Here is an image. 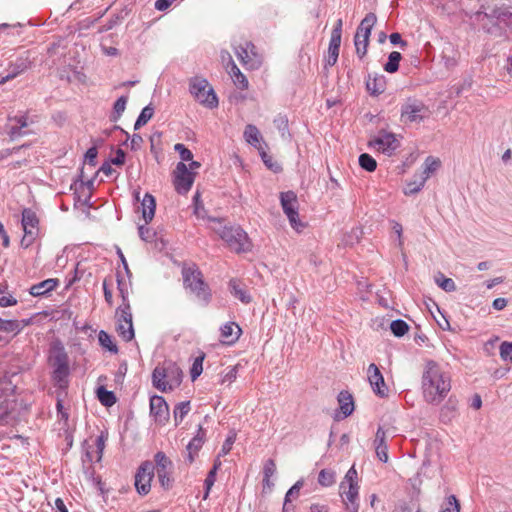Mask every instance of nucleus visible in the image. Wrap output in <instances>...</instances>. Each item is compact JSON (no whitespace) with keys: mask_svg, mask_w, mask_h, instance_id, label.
<instances>
[{"mask_svg":"<svg viewBox=\"0 0 512 512\" xmlns=\"http://www.w3.org/2000/svg\"><path fill=\"white\" fill-rule=\"evenodd\" d=\"M421 388L424 400L439 405L451 390V376L434 360H428L422 374Z\"/></svg>","mask_w":512,"mask_h":512,"instance_id":"1","label":"nucleus"},{"mask_svg":"<svg viewBox=\"0 0 512 512\" xmlns=\"http://www.w3.org/2000/svg\"><path fill=\"white\" fill-rule=\"evenodd\" d=\"M470 24L478 27L487 34L500 35L503 26L512 25V11L505 6H489L480 4L475 13L469 12Z\"/></svg>","mask_w":512,"mask_h":512,"instance_id":"2","label":"nucleus"},{"mask_svg":"<svg viewBox=\"0 0 512 512\" xmlns=\"http://www.w3.org/2000/svg\"><path fill=\"white\" fill-rule=\"evenodd\" d=\"M48 363L53 368L51 378L55 385L60 389L67 388L70 375L69 356L60 339L50 343Z\"/></svg>","mask_w":512,"mask_h":512,"instance_id":"3","label":"nucleus"},{"mask_svg":"<svg viewBox=\"0 0 512 512\" xmlns=\"http://www.w3.org/2000/svg\"><path fill=\"white\" fill-rule=\"evenodd\" d=\"M183 286L202 305L207 306L212 300V291L199 267L193 263L182 268Z\"/></svg>","mask_w":512,"mask_h":512,"instance_id":"4","label":"nucleus"},{"mask_svg":"<svg viewBox=\"0 0 512 512\" xmlns=\"http://www.w3.org/2000/svg\"><path fill=\"white\" fill-rule=\"evenodd\" d=\"M183 378L180 367L171 360H165L152 372V384L161 392H169L179 387Z\"/></svg>","mask_w":512,"mask_h":512,"instance_id":"5","label":"nucleus"},{"mask_svg":"<svg viewBox=\"0 0 512 512\" xmlns=\"http://www.w3.org/2000/svg\"><path fill=\"white\" fill-rule=\"evenodd\" d=\"M189 92L201 105L214 109L219 105L218 97L207 79L194 76L189 80Z\"/></svg>","mask_w":512,"mask_h":512,"instance_id":"6","label":"nucleus"},{"mask_svg":"<svg viewBox=\"0 0 512 512\" xmlns=\"http://www.w3.org/2000/svg\"><path fill=\"white\" fill-rule=\"evenodd\" d=\"M218 235L236 253L248 252L252 248L248 234L240 226H223Z\"/></svg>","mask_w":512,"mask_h":512,"instance_id":"7","label":"nucleus"},{"mask_svg":"<svg viewBox=\"0 0 512 512\" xmlns=\"http://www.w3.org/2000/svg\"><path fill=\"white\" fill-rule=\"evenodd\" d=\"M109 433L107 430H102L100 434L95 439L94 445L96 446V455H94L93 445H90L88 440H84L82 443V448L84 450L82 456L83 468L85 469V473L89 475L94 474V469L92 467V463L94 461L99 462L102 459L103 452L105 449L106 442L108 440Z\"/></svg>","mask_w":512,"mask_h":512,"instance_id":"8","label":"nucleus"},{"mask_svg":"<svg viewBox=\"0 0 512 512\" xmlns=\"http://www.w3.org/2000/svg\"><path fill=\"white\" fill-rule=\"evenodd\" d=\"M429 107L416 98L409 97L401 106V120L404 123H421L430 117Z\"/></svg>","mask_w":512,"mask_h":512,"instance_id":"9","label":"nucleus"},{"mask_svg":"<svg viewBox=\"0 0 512 512\" xmlns=\"http://www.w3.org/2000/svg\"><path fill=\"white\" fill-rule=\"evenodd\" d=\"M153 465L160 486L164 490L171 489L174 482L172 477L174 464L172 460L163 451H158L154 454Z\"/></svg>","mask_w":512,"mask_h":512,"instance_id":"10","label":"nucleus"},{"mask_svg":"<svg viewBox=\"0 0 512 512\" xmlns=\"http://www.w3.org/2000/svg\"><path fill=\"white\" fill-rule=\"evenodd\" d=\"M400 145V140L397 138L396 134L386 131L385 129L379 130L377 135L368 141L369 147L375 148L377 151L389 157L395 154Z\"/></svg>","mask_w":512,"mask_h":512,"instance_id":"11","label":"nucleus"},{"mask_svg":"<svg viewBox=\"0 0 512 512\" xmlns=\"http://www.w3.org/2000/svg\"><path fill=\"white\" fill-rule=\"evenodd\" d=\"M280 202L290 225L297 231L303 228L304 224L299 219L297 195L293 191L281 192Z\"/></svg>","mask_w":512,"mask_h":512,"instance_id":"12","label":"nucleus"},{"mask_svg":"<svg viewBox=\"0 0 512 512\" xmlns=\"http://www.w3.org/2000/svg\"><path fill=\"white\" fill-rule=\"evenodd\" d=\"M154 478V465L152 461L146 460L140 464L135 474L134 485L141 496L147 495L151 490V481Z\"/></svg>","mask_w":512,"mask_h":512,"instance_id":"13","label":"nucleus"},{"mask_svg":"<svg viewBox=\"0 0 512 512\" xmlns=\"http://www.w3.org/2000/svg\"><path fill=\"white\" fill-rule=\"evenodd\" d=\"M39 219L31 208H24L22 211V227L24 236L21 239V246L28 248L32 245L38 233Z\"/></svg>","mask_w":512,"mask_h":512,"instance_id":"14","label":"nucleus"},{"mask_svg":"<svg viewBox=\"0 0 512 512\" xmlns=\"http://www.w3.org/2000/svg\"><path fill=\"white\" fill-rule=\"evenodd\" d=\"M195 175L183 162H178L175 170L174 187L179 194H186L194 183Z\"/></svg>","mask_w":512,"mask_h":512,"instance_id":"15","label":"nucleus"},{"mask_svg":"<svg viewBox=\"0 0 512 512\" xmlns=\"http://www.w3.org/2000/svg\"><path fill=\"white\" fill-rule=\"evenodd\" d=\"M33 65L28 53L18 56L14 61H11L8 66V74L0 79V85L16 78L29 70Z\"/></svg>","mask_w":512,"mask_h":512,"instance_id":"16","label":"nucleus"},{"mask_svg":"<svg viewBox=\"0 0 512 512\" xmlns=\"http://www.w3.org/2000/svg\"><path fill=\"white\" fill-rule=\"evenodd\" d=\"M150 415L160 425H165L169 421V406L164 397L153 395L150 398Z\"/></svg>","mask_w":512,"mask_h":512,"instance_id":"17","label":"nucleus"},{"mask_svg":"<svg viewBox=\"0 0 512 512\" xmlns=\"http://www.w3.org/2000/svg\"><path fill=\"white\" fill-rule=\"evenodd\" d=\"M339 495L346 512H359V486L339 485Z\"/></svg>","mask_w":512,"mask_h":512,"instance_id":"18","label":"nucleus"},{"mask_svg":"<svg viewBox=\"0 0 512 512\" xmlns=\"http://www.w3.org/2000/svg\"><path fill=\"white\" fill-rule=\"evenodd\" d=\"M367 374L368 381L373 392L381 398L388 396V387L386 386L384 377L376 364L371 363L368 366Z\"/></svg>","mask_w":512,"mask_h":512,"instance_id":"19","label":"nucleus"},{"mask_svg":"<svg viewBox=\"0 0 512 512\" xmlns=\"http://www.w3.org/2000/svg\"><path fill=\"white\" fill-rule=\"evenodd\" d=\"M206 438V430L199 425L195 436L189 441L187 445L188 455L186 461L191 464L193 463L195 456L198 451L202 448Z\"/></svg>","mask_w":512,"mask_h":512,"instance_id":"20","label":"nucleus"},{"mask_svg":"<svg viewBox=\"0 0 512 512\" xmlns=\"http://www.w3.org/2000/svg\"><path fill=\"white\" fill-rule=\"evenodd\" d=\"M30 322V319L16 320L2 319L0 317V331L8 334H13V336H16L24 329V327L28 326Z\"/></svg>","mask_w":512,"mask_h":512,"instance_id":"21","label":"nucleus"},{"mask_svg":"<svg viewBox=\"0 0 512 512\" xmlns=\"http://www.w3.org/2000/svg\"><path fill=\"white\" fill-rule=\"evenodd\" d=\"M374 446L377 458L386 463L388 461V446L386 444V432L381 426L376 431Z\"/></svg>","mask_w":512,"mask_h":512,"instance_id":"22","label":"nucleus"},{"mask_svg":"<svg viewBox=\"0 0 512 512\" xmlns=\"http://www.w3.org/2000/svg\"><path fill=\"white\" fill-rule=\"evenodd\" d=\"M458 411V400L455 396H450L446 403L440 409V420L443 423L451 422Z\"/></svg>","mask_w":512,"mask_h":512,"instance_id":"23","label":"nucleus"},{"mask_svg":"<svg viewBox=\"0 0 512 512\" xmlns=\"http://www.w3.org/2000/svg\"><path fill=\"white\" fill-rule=\"evenodd\" d=\"M59 285V280L54 278H49L44 281H41L37 284H34L30 287L29 293L34 297L45 296L49 292L56 289Z\"/></svg>","mask_w":512,"mask_h":512,"instance_id":"24","label":"nucleus"},{"mask_svg":"<svg viewBox=\"0 0 512 512\" xmlns=\"http://www.w3.org/2000/svg\"><path fill=\"white\" fill-rule=\"evenodd\" d=\"M337 400L342 418L350 416L354 411V400L352 394L347 390H342L338 394Z\"/></svg>","mask_w":512,"mask_h":512,"instance_id":"25","label":"nucleus"},{"mask_svg":"<svg viewBox=\"0 0 512 512\" xmlns=\"http://www.w3.org/2000/svg\"><path fill=\"white\" fill-rule=\"evenodd\" d=\"M155 210H156L155 197L150 193H146L141 201L142 217L146 224H149L152 221V219L154 218Z\"/></svg>","mask_w":512,"mask_h":512,"instance_id":"26","label":"nucleus"},{"mask_svg":"<svg viewBox=\"0 0 512 512\" xmlns=\"http://www.w3.org/2000/svg\"><path fill=\"white\" fill-rule=\"evenodd\" d=\"M220 331L223 342L226 344H234L241 334V328L235 322L224 324Z\"/></svg>","mask_w":512,"mask_h":512,"instance_id":"27","label":"nucleus"},{"mask_svg":"<svg viewBox=\"0 0 512 512\" xmlns=\"http://www.w3.org/2000/svg\"><path fill=\"white\" fill-rule=\"evenodd\" d=\"M366 89L371 96H379L386 89V80L383 75L371 76L366 79Z\"/></svg>","mask_w":512,"mask_h":512,"instance_id":"28","label":"nucleus"},{"mask_svg":"<svg viewBox=\"0 0 512 512\" xmlns=\"http://www.w3.org/2000/svg\"><path fill=\"white\" fill-rule=\"evenodd\" d=\"M229 56V64H228V67H230V70L228 71L232 80H233V83L235 84V86L241 90H246L248 89V86H249V82L246 78V76L241 72V70L238 68V66L235 64V62L233 61V59L231 58V56L228 54Z\"/></svg>","mask_w":512,"mask_h":512,"instance_id":"29","label":"nucleus"},{"mask_svg":"<svg viewBox=\"0 0 512 512\" xmlns=\"http://www.w3.org/2000/svg\"><path fill=\"white\" fill-rule=\"evenodd\" d=\"M230 293L240 300L243 304H249L252 301V297L245 286H241L237 279H231L229 281Z\"/></svg>","mask_w":512,"mask_h":512,"instance_id":"30","label":"nucleus"},{"mask_svg":"<svg viewBox=\"0 0 512 512\" xmlns=\"http://www.w3.org/2000/svg\"><path fill=\"white\" fill-rule=\"evenodd\" d=\"M377 22V16L373 12H369L365 15V17L360 22L357 27L356 34L362 35V31H365L366 40L370 38L372 28Z\"/></svg>","mask_w":512,"mask_h":512,"instance_id":"31","label":"nucleus"},{"mask_svg":"<svg viewBox=\"0 0 512 512\" xmlns=\"http://www.w3.org/2000/svg\"><path fill=\"white\" fill-rule=\"evenodd\" d=\"M236 55L244 66L256 69L260 66L259 60H254L250 55L247 46H240L236 49Z\"/></svg>","mask_w":512,"mask_h":512,"instance_id":"32","label":"nucleus"},{"mask_svg":"<svg viewBox=\"0 0 512 512\" xmlns=\"http://www.w3.org/2000/svg\"><path fill=\"white\" fill-rule=\"evenodd\" d=\"M191 410L190 401H182L175 405L173 410V417L175 421V426H178L184 418L188 415Z\"/></svg>","mask_w":512,"mask_h":512,"instance_id":"33","label":"nucleus"},{"mask_svg":"<svg viewBox=\"0 0 512 512\" xmlns=\"http://www.w3.org/2000/svg\"><path fill=\"white\" fill-rule=\"evenodd\" d=\"M220 466H221V462L216 461L214 463L213 467L208 472V474L204 480V489H205L204 496H203L204 500L207 499L209 496L210 490L216 481L217 471L220 468Z\"/></svg>","mask_w":512,"mask_h":512,"instance_id":"34","label":"nucleus"},{"mask_svg":"<svg viewBox=\"0 0 512 512\" xmlns=\"http://www.w3.org/2000/svg\"><path fill=\"white\" fill-rule=\"evenodd\" d=\"M115 318L117 322H124V324H133L130 303H122L116 309Z\"/></svg>","mask_w":512,"mask_h":512,"instance_id":"35","label":"nucleus"},{"mask_svg":"<svg viewBox=\"0 0 512 512\" xmlns=\"http://www.w3.org/2000/svg\"><path fill=\"white\" fill-rule=\"evenodd\" d=\"M243 136L246 142L254 147H256L259 144L261 138L258 128L253 124H248L245 127Z\"/></svg>","mask_w":512,"mask_h":512,"instance_id":"36","label":"nucleus"},{"mask_svg":"<svg viewBox=\"0 0 512 512\" xmlns=\"http://www.w3.org/2000/svg\"><path fill=\"white\" fill-rule=\"evenodd\" d=\"M97 397H98L100 403L106 407L113 406L117 401V398H116L114 392L107 390L103 386H100L97 389Z\"/></svg>","mask_w":512,"mask_h":512,"instance_id":"37","label":"nucleus"},{"mask_svg":"<svg viewBox=\"0 0 512 512\" xmlns=\"http://www.w3.org/2000/svg\"><path fill=\"white\" fill-rule=\"evenodd\" d=\"M128 101V97L123 95L120 96L113 105V111L110 115V121L117 122L122 116L123 112L126 109V104Z\"/></svg>","mask_w":512,"mask_h":512,"instance_id":"38","label":"nucleus"},{"mask_svg":"<svg viewBox=\"0 0 512 512\" xmlns=\"http://www.w3.org/2000/svg\"><path fill=\"white\" fill-rule=\"evenodd\" d=\"M402 55L398 51H393L388 56V61L384 64V70L388 73H395L399 69V63Z\"/></svg>","mask_w":512,"mask_h":512,"instance_id":"39","label":"nucleus"},{"mask_svg":"<svg viewBox=\"0 0 512 512\" xmlns=\"http://www.w3.org/2000/svg\"><path fill=\"white\" fill-rule=\"evenodd\" d=\"M98 340H99L100 345L103 348L107 349L109 352L114 353V354L118 353L117 345L114 343L112 337L104 330H101L99 332Z\"/></svg>","mask_w":512,"mask_h":512,"instance_id":"40","label":"nucleus"},{"mask_svg":"<svg viewBox=\"0 0 512 512\" xmlns=\"http://www.w3.org/2000/svg\"><path fill=\"white\" fill-rule=\"evenodd\" d=\"M436 284L442 288L445 292H454L456 290V284L453 279L445 277L441 272L435 275Z\"/></svg>","mask_w":512,"mask_h":512,"instance_id":"41","label":"nucleus"},{"mask_svg":"<svg viewBox=\"0 0 512 512\" xmlns=\"http://www.w3.org/2000/svg\"><path fill=\"white\" fill-rule=\"evenodd\" d=\"M154 108L151 105L145 106L140 112L136 122L134 124V130H138L140 127L147 124V122L153 117Z\"/></svg>","mask_w":512,"mask_h":512,"instance_id":"42","label":"nucleus"},{"mask_svg":"<svg viewBox=\"0 0 512 512\" xmlns=\"http://www.w3.org/2000/svg\"><path fill=\"white\" fill-rule=\"evenodd\" d=\"M116 330L118 335L122 338L123 341L129 342L134 338V328L133 324H124L117 322Z\"/></svg>","mask_w":512,"mask_h":512,"instance_id":"43","label":"nucleus"},{"mask_svg":"<svg viewBox=\"0 0 512 512\" xmlns=\"http://www.w3.org/2000/svg\"><path fill=\"white\" fill-rule=\"evenodd\" d=\"M318 483L322 487H330L335 483V472L331 469H322L318 475Z\"/></svg>","mask_w":512,"mask_h":512,"instance_id":"44","label":"nucleus"},{"mask_svg":"<svg viewBox=\"0 0 512 512\" xmlns=\"http://www.w3.org/2000/svg\"><path fill=\"white\" fill-rule=\"evenodd\" d=\"M354 45H355L357 56L360 59H363L366 56V54H367L368 45H369V39H367V40H366V38L362 39L361 35H358V34L355 33Z\"/></svg>","mask_w":512,"mask_h":512,"instance_id":"45","label":"nucleus"},{"mask_svg":"<svg viewBox=\"0 0 512 512\" xmlns=\"http://www.w3.org/2000/svg\"><path fill=\"white\" fill-rule=\"evenodd\" d=\"M390 329L394 336L402 337L408 332L409 325L402 319H396L391 322Z\"/></svg>","mask_w":512,"mask_h":512,"instance_id":"46","label":"nucleus"},{"mask_svg":"<svg viewBox=\"0 0 512 512\" xmlns=\"http://www.w3.org/2000/svg\"><path fill=\"white\" fill-rule=\"evenodd\" d=\"M359 165L368 172H374L377 168L376 160L368 153H362L359 156Z\"/></svg>","mask_w":512,"mask_h":512,"instance_id":"47","label":"nucleus"},{"mask_svg":"<svg viewBox=\"0 0 512 512\" xmlns=\"http://www.w3.org/2000/svg\"><path fill=\"white\" fill-rule=\"evenodd\" d=\"M15 388L8 376H0V398L13 394Z\"/></svg>","mask_w":512,"mask_h":512,"instance_id":"48","label":"nucleus"},{"mask_svg":"<svg viewBox=\"0 0 512 512\" xmlns=\"http://www.w3.org/2000/svg\"><path fill=\"white\" fill-rule=\"evenodd\" d=\"M304 486V480L299 479L296 481V483L289 488V490L285 494V500L286 502H292L293 500L297 499L300 495V491Z\"/></svg>","mask_w":512,"mask_h":512,"instance_id":"49","label":"nucleus"},{"mask_svg":"<svg viewBox=\"0 0 512 512\" xmlns=\"http://www.w3.org/2000/svg\"><path fill=\"white\" fill-rule=\"evenodd\" d=\"M426 180H427V176H423V177H421L420 181H418V182L413 181V182L407 183L406 188L404 189V194L405 195H414V194L420 192L423 189Z\"/></svg>","mask_w":512,"mask_h":512,"instance_id":"50","label":"nucleus"},{"mask_svg":"<svg viewBox=\"0 0 512 512\" xmlns=\"http://www.w3.org/2000/svg\"><path fill=\"white\" fill-rule=\"evenodd\" d=\"M116 281H117V289H118L119 295L122 299V303H129L128 284L123 280L122 276L120 275V272H117V274H116Z\"/></svg>","mask_w":512,"mask_h":512,"instance_id":"51","label":"nucleus"},{"mask_svg":"<svg viewBox=\"0 0 512 512\" xmlns=\"http://www.w3.org/2000/svg\"><path fill=\"white\" fill-rule=\"evenodd\" d=\"M204 357H205V355L202 354L194 359L192 367L190 369V376H191L192 381H195L201 375V373L203 371Z\"/></svg>","mask_w":512,"mask_h":512,"instance_id":"52","label":"nucleus"},{"mask_svg":"<svg viewBox=\"0 0 512 512\" xmlns=\"http://www.w3.org/2000/svg\"><path fill=\"white\" fill-rule=\"evenodd\" d=\"M480 0H459L461 12L464 14L466 18L469 19V12L475 13L477 9V5L479 4Z\"/></svg>","mask_w":512,"mask_h":512,"instance_id":"53","label":"nucleus"},{"mask_svg":"<svg viewBox=\"0 0 512 512\" xmlns=\"http://www.w3.org/2000/svg\"><path fill=\"white\" fill-rule=\"evenodd\" d=\"M148 224L139 225L138 232L140 238L145 242H152L156 237V232L147 227Z\"/></svg>","mask_w":512,"mask_h":512,"instance_id":"54","label":"nucleus"},{"mask_svg":"<svg viewBox=\"0 0 512 512\" xmlns=\"http://www.w3.org/2000/svg\"><path fill=\"white\" fill-rule=\"evenodd\" d=\"M424 165H425V168H424L423 173L428 178L430 173L435 172L440 167V160L436 159L432 156H428L425 159Z\"/></svg>","mask_w":512,"mask_h":512,"instance_id":"55","label":"nucleus"},{"mask_svg":"<svg viewBox=\"0 0 512 512\" xmlns=\"http://www.w3.org/2000/svg\"><path fill=\"white\" fill-rule=\"evenodd\" d=\"M499 353L503 361L512 362V342H502L499 347Z\"/></svg>","mask_w":512,"mask_h":512,"instance_id":"56","label":"nucleus"},{"mask_svg":"<svg viewBox=\"0 0 512 512\" xmlns=\"http://www.w3.org/2000/svg\"><path fill=\"white\" fill-rule=\"evenodd\" d=\"M78 181H79V188L83 189L84 187H86L89 190L87 199L85 200V203L88 204V202L90 201V198H91L92 190L94 189V178L84 180V173H83V170H81Z\"/></svg>","mask_w":512,"mask_h":512,"instance_id":"57","label":"nucleus"},{"mask_svg":"<svg viewBox=\"0 0 512 512\" xmlns=\"http://www.w3.org/2000/svg\"><path fill=\"white\" fill-rule=\"evenodd\" d=\"M340 47L328 46V55L325 59V66L332 67L337 63Z\"/></svg>","mask_w":512,"mask_h":512,"instance_id":"58","label":"nucleus"},{"mask_svg":"<svg viewBox=\"0 0 512 512\" xmlns=\"http://www.w3.org/2000/svg\"><path fill=\"white\" fill-rule=\"evenodd\" d=\"M17 304V299L0 287V307H10Z\"/></svg>","mask_w":512,"mask_h":512,"instance_id":"59","label":"nucleus"},{"mask_svg":"<svg viewBox=\"0 0 512 512\" xmlns=\"http://www.w3.org/2000/svg\"><path fill=\"white\" fill-rule=\"evenodd\" d=\"M352 485L359 486L357 482V471L354 466H352L344 476V479L341 481L340 485Z\"/></svg>","mask_w":512,"mask_h":512,"instance_id":"60","label":"nucleus"},{"mask_svg":"<svg viewBox=\"0 0 512 512\" xmlns=\"http://www.w3.org/2000/svg\"><path fill=\"white\" fill-rule=\"evenodd\" d=\"M174 150L179 153L182 161H191L193 159L192 152L184 144L177 143L174 146Z\"/></svg>","mask_w":512,"mask_h":512,"instance_id":"61","label":"nucleus"},{"mask_svg":"<svg viewBox=\"0 0 512 512\" xmlns=\"http://www.w3.org/2000/svg\"><path fill=\"white\" fill-rule=\"evenodd\" d=\"M24 128H19V125H7V134L10 140H16L17 138L24 136L27 134L26 131H23Z\"/></svg>","mask_w":512,"mask_h":512,"instance_id":"62","label":"nucleus"},{"mask_svg":"<svg viewBox=\"0 0 512 512\" xmlns=\"http://www.w3.org/2000/svg\"><path fill=\"white\" fill-rule=\"evenodd\" d=\"M274 124L277 127V129L281 132L282 136H285V134L288 132V119L286 116L278 115L274 119Z\"/></svg>","mask_w":512,"mask_h":512,"instance_id":"63","label":"nucleus"},{"mask_svg":"<svg viewBox=\"0 0 512 512\" xmlns=\"http://www.w3.org/2000/svg\"><path fill=\"white\" fill-rule=\"evenodd\" d=\"M276 463L273 459H267L263 465V476L272 477L276 473Z\"/></svg>","mask_w":512,"mask_h":512,"instance_id":"64","label":"nucleus"}]
</instances>
